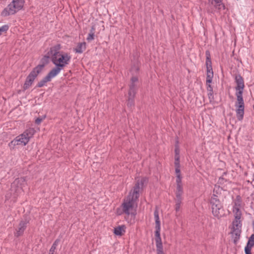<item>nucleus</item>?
<instances>
[{"label": "nucleus", "mask_w": 254, "mask_h": 254, "mask_svg": "<svg viewBox=\"0 0 254 254\" xmlns=\"http://www.w3.org/2000/svg\"><path fill=\"white\" fill-rule=\"evenodd\" d=\"M176 183L177 186L179 185H183L182 183V177L181 175H180L179 174L177 175L176 176Z\"/></svg>", "instance_id": "473e14b6"}, {"label": "nucleus", "mask_w": 254, "mask_h": 254, "mask_svg": "<svg viewBox=\"0 0 254 254\" xmlns=\"http://www.w3.org/2000/svg\"><path fill=\"white\" fill-rule=\"evenodd\" d=\"M24 2V0H13L11 3L2 10L1 15L2 16H7L15 14L22 8Z\"/></svg>", "instance_id": "7ed1b4c3"}, {"label": "nucleus", "mask_w": 254, "mask_h": 254, "mask_svg": "<svg viewBox=\"0 0 254 254\" xmlns=\"http://www.w3.org/2000/svg\"><path fill=\"white\" fill-rule=\"evenodd\" d=\"M138 77L137 76H133L131 78V82L135 83L138 81Z\"/></svg>", "instance_id": "37998d69"}, {"label": "nucleus", "mask_w": 254, "mask_h": 254, "mask_svg": "<svg viewBox=\"0 0 254 254\" xmlns=\"http://www.w3.org/2000/svg\"><path fill=\"white\" fill-rule=\"evenodd\" d=\"M222 190V188H220V186L215 185L214 189H213V194L212 195H217L219 196V195H220L221 193V190Z\"/></svg>", "instance_id": "cd10ccee"}, {"label": "nucleus", "mask_w": 254, "mask_h": 254, "mask_svg": "<svg viewBox=\"0 0 254 254\" xmlns=\"http://www.w3.org/2000/svg\"><path fill=\"white\" fill-rule=\"evenodd\" d=\"M62 69H63L61 67H59L57 65H55V66L50 71L47 76L51 80V79L59 74Z\"/></svg>", "instance_id": "dca6fc26"}, {"label": "nucleus", "mask_w": 254, "mask_h": 254, "mask_svg": "<svg viewBox=\"0 0 254 254\" xmlns=\"http://www.w3.org/2000/svg\"><path fill=\"white\" fill-rule=\"evenodd\" d=\"M175 166H180V156H175Z\"/></svg>", "instance_id": "c9c22d12"}, {"label": "nucleus", "mask_w": 254, "mask_h": 254, "mask_svg": "<svg viewBox=\"0 0 254 254\" xmlns=\"http://www.w3.org/2000/svg\"><path fill=\"white\" fill-rule=\"evenodd\" d=\"M212 213L213 216L219 219L224 215L223 204L219 200L218 196L212 195L210 199Z\"/></svg>", "instance_id": "f03ea898"}, {"label": "nucleus", "mask_w": 254, "mask_h": 254, "mask_svg": "<svg viewBox=\"0 0 254 254\" xmlns=\"http://www.w3.org/2000/svg\"><path fill=\"white\" fill-rule=\"evenodd\" d=\"M237 86L235 87L236 91H243L245 88L244 80L243 77L239 73L233 74Z\"/></svg>", "instance_id": "9b49d317"}, {"label": "nucleus", "mask_w": 254, "mask_h": 254, "mask_svg": "<svg viewBox=\"0 0 254 254\" xmlns=\"http://www.w3.org/2000/svg\"><path fill=\"white\" fill-rule=\"evenodd\" d=\"M211 83H208L207 82V79L206 80V88L208 91V96L210 101V102H212L214 100V96H213V88L210 85Z\"/></svg>", "instance_id": "6ab92c4d"}, {"label": "nucleus", "mask_w": 254, "mask_h": 254, "mask_svg": "<svg viewBox=\"0 0 254 254\" xmlns=\"http://www.w3.org/2000/svg\"><path fill=\"white\" fill-rule=\"evenodd\" d=\"M136 90L129 89L128 90V97L134 99L135 96L136 95Z\"/></svg>", "instance_id": "c85d7f7f"}, {"label": "nucleus", "mask_w": 254, "mask_h": 254, "mask_svg": "<svg viewBox=\"0 0 254 254\" xmlns=\"http://www.w3.org/2000/svg\"><path fill=\"white\" fill-rule=\"evenodd\" d=\"M51 80L48 78V77L46 75L44 77L42 80H41L39 82H38L36 85V87L41 88L45 85L46 83L50 81Z\"/></svg>", "instance_id": "b1692460"}, {"label": "nucleus", "mask_w": 254, "mask_h": 254, "mask_svg": "<svg viewBox=\"0 0 254 254\" xmlns=\"http://www.w3.org/2000/svg\"><path fill=\"white\" fill-rule=\"evenodd\" d=\"M9 28V26L7 25H4L1 27H0V35L2 34V33H5Z\"/></svg>", "instance_id": "2f4dec72"}, {"label": "nucleus", "mask_w": 254, "mask_h": 254, "mask_svg": "<svg viewBox=\"0 0 254 254\" xmlns=\"http://www.w3.org/2000/svg\"><path fill=\"white\" fill-rule=\"evenodd\" d=\"M60 240L58 239H56L55 241V242L53 244V245L50 250L49 254H54L55 250L56 249V248H57V246L58 245L59 243H60Z\"/></svg>", "instance_id": "bb28decb"}, {"label": "nucleus", "mask_w": 254, "mask_h": 254, "mask_svg": "<svg viewBox=\"0 0 254 254\" xmlns=\"http://www.w3.org/2000/svg\"><path fill=\"white\" fill-rule=\"evenodd\" d=\"M35 132L33 128H29L26 129L23 133L16 137L19 144L22 146L26 145L31 138H32Z\"/></svg>", "instance_id": "423d86ee"}, {"label": "nucleus", "mask_w": 254, "mask_h": 254, "mask_svg": "<svg viewBox=\"0 0 254 254\" xmlns=\"http://www.w3.org/2000/svg\"><path fill=\"white\" fill-rule=\"evenodd\" d=\"M117 213H118V214H119V215H121V213H119L118 212V210H117Z\"/></svg>", "instance_id": "de8ad7c7"}, {"label": "nucleus", "mask_w": 254, "mask_h": 254, "mask_svg": "<svg viewBox=\"0 0 254 254\" xmlns=\"http://www.w3.org/2000/svg\"><path fill=\"white\" fill-rule=\"evenodd\" d=\"M86 42H83L81 43H78L76 47L74 49V51L76 53H82L85 50L86 48Z\"/></svg>", "instance_id": "aec40b11"}, {"label": "nucleus", "mask_w": 254, "mask_h": 254, "mask_svg": "<svg viewBox=\"0 0 254 254\" xmlns=\"http://www.w3.org/2000/svg\"><path fill=\"white\" fill-rule=\"evenodd\" d=\"M129 89L137 90L135 83L131 82L130 84L129 85Z\"/></svg>", "instance_id": "79ce46f5"}, {"label": "nucleus", "mask_w": 254, "mask_h": 254, "mask_svg": "<svg viewBox=\"0 0 254 254\" xmlns=\"http://www.w3.org/2000/svg\"><path fill=\"white\" fill-rule=\"evenodd\" d=\"M126 227L124 225L116 227L114 228V233L115 235L122 236L126 232Z\"/></svg>", "instance_id": "a211bd4d"}, {"label": "nucleus", "mask_w": 254, "mask_h": 254, "mask_svg": "<svg viewBox=\"0 0 254 254\" xmlns=\"http://www.w3.org/2000/svg\"><path fill=\"white\" fill-rule=\"evenodd\" d=\"M154 215L155 220V241L161 240L160 236V221L159 220V213L157 209L154 211Z\"/></svg>", "instance_id": "9d476101"}, {"label": "nucleus", "mask_w": 254, "mask_h": 254, "mask_svg": "<svg viewBox=\"0 0 254 254\" xmlns=\"http://www.w3.org/2000/svg\"><path fill=\"white\" fill-rule=\"evenodd\" d=\"M62 48L61 45L60 44H56L54 46L52 47L50 49V51L47 53L49 55L51 56V60L54 58H56L59 55L60 53V50Z\"/></svg>", "instance_id": "2eb2a0df"}, {"label": "nucleus", "mask_w": 254, "mask_h": 254, "mask_svg": "<svg viewBox=\"0 0 254 254\" xmlns=\"http://www.w3.org/2000/svg\"><path fill=\"white\" fill-rule=\"evenodd\" d=\"M180 167V166H175V172H176V173L177 174V175L178 174H179L180 175H181Z\"/></svg>", "instance_id": "ea45409f"}, {"label": "nucleus", "mask_w": 254, "mask_h": 254, "mask_svg": "<svg viewBox=\"0 0 254 254\" xmlns=\"http://www.w3.org/2000/svg\"><path fill=\"white\" fill-rule=\"evenodd\" d=\"M254 246L253 244L250 243V242L248 241L246 246L245 248H248V249L252 250V247Z\"/></svg>", "instance_id": "58836bf2"}, {"label": "nucleus", "mask_w": 254, "mask_h": 254, "mask_svg": "<svg viewBox=\"0 0 254 254\" xmlns=\"http://www.w3.org/2000/svg\"><path fill=\"white\" fill-rule=\"evenodd\" d=\"M206 66V78L207 82L211 83L213 77V71L212 67V62L211 60V55L209 51L207 50L205 52Z\"/></svg>", "instance_id": "0eeeda50"}, {"label": "nucleus", "mask_w": 254, "mask_h": 254, "mask_svg": "<svg viewBox=\"0 0 254 254\" xmlns=\"http://www.w3.org/2000/svg\"><path fill=\"white\" fill-rule=\"evenodd\" d=\"M249 242H250V243L253 244L254 245V234H252L250 237L249 238L248 240Z\"/></svg>", "instance_id": "a19ab883"}, {"label": "nucleus", "mask_w": 254, "mask_h": 254, "mask_svg": "<svg viewBox=\"0 0 254 254\" xmlns=\"http://www.w3.org/2000/svg\"><path fill=\"white\" fill-rule=\"evenodd\" d=\"M242 232L241 227L239 226L236 227L233 225L231 234L233 239V243L235 245H237L238 241L239 240L241 234Z\"/></svg>", "instance_id": "ddd939ff"}, {"label": "nucleus", "mask_w": 254, "mask_h": 254, "mask_svg": "<svg viewBox=\"0 0 254 254\" xmlns=\"http://www.w3.org/2000/svg\"><path fill=\"white\" fill-rule=\"evenodd\" d=\"M29 222V221L27 219L20 221L18 225V228L15 229L16 232L14 233V236L16 238H18L22 236L24 232L27 227V225Z\"/></svg>", "instance_id": "f8f14e48"}, {"label": "nucleus", "mask_w": 254, "mask_h": 254, "mask_svg": "<svg viewBox=\"0 0 254 254\" xmlns=\"http://www.w3.org/2000/svg\"><path fill=\"white\" fill-rule=\"evenodd\" d=\"M211 4L219 10L225 9V6L222 3V0H208Z\"/></svg>", "instance_id": "f3484780"}, {"label": "nucleus", "mask_w": 254, "mask_h": 254, "mask_svg": "<svg viewBox=\"0 0 254 254\" xmlns=\"http://www.w3.org/2000/svg\"><path fill=\"white\" fill-rule=\"evenodd\" d=\"M20 145L19 144V142L18 141V140L15 138L13 140H12L9 143V146L10 147H14L15 145Z\"/></svg>", "instance_id": "7c9ffc66"}, {"label": "nucleus", "mask_w": 254, "mask_h": 254, "mask_svg": "<svg viewBox=\"0 0 254 254\" xmlns=\"http://www.w3.org/2000/svg\"><path fill=\"white\" fill-rule=\"evenodd\" d=\"M243 91H236V96L237 101L235 103L236 109V116L239 121L243 119L244 115L245 103L243 97Z\"/></svg>", "instance_id": "20e7f679"}, {"label": "nucleus", "mask_w": 254, "mask_h": 254, "mask_svg": "<svg viewBox=\"0 0 254 254\" xmlns=\"http://www.w3.org/2000/svg\"><path fill=\"white\" fill-rule=\"evenodd\" d=\"M157 254H164L162 240L155 241Z\"/></svg>", "instance_id": "4be33fe9"}, {"label": "nucleus", "mask_w": 254, "mask_h": 254, "mask_svg": "<svg viewBox=\"0 0 254 254\" xmlns=\"http://www.w3.org/2000/svg\"><path fill=\"white\" fill-rule=\"evenodd\" d=\"M233 211L234 213L235 220L232 222V225L236 227L239 226L242 227L241 221L240 220L242 217V212L240 208H237L236 209H233Z\"/></svg>", "instance_id": "4468645a"}, {"label": "nucleus", "mask_w": 254, "mask_h": 254, "mask_svg": "<svg viewBox=\"0 0 254 254\" xmlns=\"http://www.w3.org/2000/svg\"><path fill=\"white\" fill-rule=\"evenodd\" d=\"M242 199L240 195H237L236 199L234 200V205L233 209H236L237 208H240L242 206Z\"/></svg>", "instance_id": "412c9836"}, {"label": "nucleus", "mask_w": 254, "mask_h": 254, "mask_svg": "<svg viewBox=\"0 0 254 254\" xmlns=\"http://www.w3.org/2000/svg\"><path fill=\"white\" fill-rule=\"evenodd\" d=\"M50 59L51 60V57L47 53L41 59L40 64L33 68V69L40 74L44 70L45 66L50 63Z\"/></svg>", "instance_id": "1a4fd4ad"}, {"label": "nucleus", "mask_w": 254, "mask_h": 254, "mask_svg": "<svg viewBox=\"0 0 254 254\" xmlns=\"http://www.w3.org/2000/svg\"><path fill=\"white\" fill-rule=\"evenodd\" d=\"M39 74V73H38L37 71L33 68L32 70L27 76L23 84V89L24 91L28 89L32 85L35 79Z\"/></svg>", "instance_id": "6e6552de"}, {"label": "nucleus", "mask_w": 254, "mask_h": 254, "mask_svg": "<svg viewBox=\"0 0 254 254\" xmlns=\"http://www.w3.org/2000/svg\"><path fill=\"white\" fill-rule=\"evenodd\" d=\"M184 193L183 185L177 186L176 197H182Z\"/></svg>", "instance_id": "a878e982"}, {"label": "nucleus", "mask_w": 254, "mask_h": 254, "mask_svg": "<svg viewBox=\"0 0 254 254\" xmlns=\"http://www.w3.org/2000/svg\"><path fill=\"white\" fill-rule=\"evenodd\" d=\"M183 197H176L175 201L176 202L175 209L176 212L180 210L181 205L182 203Z\"/></svg>", "instance_id": "5701e85b"}, {"label": "nucleus", "mask_w": 254, "mask_h": 254, "mask_svg": "<svg viewBox=\"0 0 254 254\" xmlns=\"http://www.w3.org/2000/svg\"><path fill=\"white\" fill-rule=\"evenodd\" d=\"M25 181H26V180H25V178H24V177L18 178L15 179L14 182L11 185V190H12V189L13 186L15 185V184H16V185L20 184V185H22L24 184Z\"/></svg>", "instance_id": "393cba45"}, {"label": "nucleus", "mask_w": 254, "mask_h": 254, "mask_svg": "<svg viewBox=\"0 0 254 254\" xmlns=\"http://www.w3.org/2000/svg\"><path fill=\"white\" fill-rule=\"evenodd\" d=\"M245 252L246 254H252L251 250L248 248H245Z\"/></svg>", "instance_id": "49530a36"}, {"label": "nucleus", "mask_w": 254, "mask_h": 254, "mask_svg": "<svg viewBox=\"0 0 254 254\" xmlns=\"http://www.w3.org/2000/svg\"><path fill=\"white\" fill-rule=\"evenodd\" d=\"M227 174V172H224L223 173V175L222 176L220 177L219 178V183L220 184H224L225 182H227V180L225 179L224 177H223V176L224 175H226Z\"/></svg>", "instance_id": "72a5a7b5"}, {"label": "nucleus", "mask_w": 254, "mask_h": 254, "mask_svg": "<svg viewBox=\"0 0 254 254\" xmlns=\"http://www.w3.org/2000/svg\"><path fill=\"white\" fill-rule=\"evenodd\" d=\"M45 118V116L44 117L41 118H38L36 119L35 123L36 125H40L42 121H43V119Z\"/></svg>", "instance_id": "4c0bfd02"}, {"label": "nucleus", "mask_w": 254, "mask_h": 254, "mask_svg": "<svg viewBox=\"0 0 254 254\" xmlns=\"http://www.w3.org/2000/svg\"><path fill=\"white\" fill-rule=\"evenodd\" d=\"M94 37L95 34L89 32L86 39L88 42H89L93 40L94 39Z\"/></svg>", "instance_id": "f704fd0d"}, {"label": "nucleus", "mask_w": 254, "mask_h": 254, "mask_svg": "<svg viewBox=\"0 0 254 254\" xmlns=\"http://www.w3.org/2000/svg\"><path fill=\"white\" fill-rule=\"evenodd\" d=\"M175 156H180V150L178 147L176 146L175 149Z\"/></svg>", "instance_id": "c03bdc74"}, {"label": "nucleus", "mask_w": 254, "mask_h": 254, "mask_svg": "<svg viewBox=\"0 0 254 254\" xmlns=\"http://www.w3.org/2000/svg\"><path fill=\"white\" fill-rule=\"evenodd\" d=\"M148 181V180L146 178H143L141 179L140 181H139L140 183V186H141L142 187L144 183H146Z\"/></svg>", "instance_id": "e433bc0d"}, {"label": "nucleus", "mask_w": 254, "mask_h": 254, "mask_svg": "<svg viewBox=\"0 0 254 254\" xmlns=\"http://www.w3.org/2000/svg\"><path fill=\"white\" fill-rule=\"evenodd\" d=\"M127 106L129 108H131L134 106V98H128L127 99Z\"/></svg>", "instance_id": "c756f323"}, {"label": "nucleus", "mask_w": 254, "mask_h": 254, "mask_svg": "<svg viewBox=\"0 0 254 254\" xmlns=\"http://www.w3.org/2000/svg\"><path fill=\"white\" fill-rule=\"evenodd\" d=\"M71 60V56L69 53L62 52L56 58L52 59V62L55 65L64 69V67L69 64Z\"/></svg>", "instance_id": "39448f33"}, {"label": "nucleus", "mask_w": 254, "mask_h": 254, "mask_svg": "<svg viewBox=\"0 0 254 254\" xmlns=\"http://www.w3.org/2000/svg\"><path fill=\"white\" fill-rule=\"evenodd\" d=\"M95 25H92L91 28V29L90 30V33L95 34Z\"/></svg>", "instance_id": "a18cd8bd"}, {"label": "nucleus", "mask_w": 254, "mask_h": 254, "mask_svg": "<svg viewBox=\"0 0 254 254\" xmlns=\"http://www.w3.org/2000/svg\"><path fill=\"white\" fill-rule=\"evenodd\" d=\"M139 189L140 183L139 180H138L133 187L132 194H131V192H130V194L127 197L126 201L124 202L122 204L123 207V211L127 215L131 214V215L133 216L136 215V212H130V210L133 209L134 202L138 198L139 196Z\"/></svg>", "instance_id": "f257e3e1"}]
</instances>
